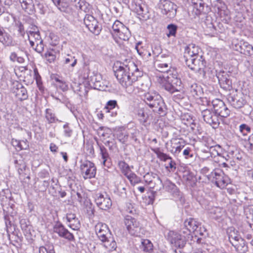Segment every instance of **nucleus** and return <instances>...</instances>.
Returning a JSON list of instances; mask_svg holds the SVG:
<instances>
[{
    "label": "nucleus",
    "instance_id": "39",
    "mask_svg": "<svg viewBox=\"0 0 253 253\" xmlns=\"http://www.w3.org/2000/svg\"><path fill=\"white\" fill-rule=\"evenodd\" d=\"M223 213V210L219 207L213 208L210 211L211 216L216 220L219 219L222 216Z\"/></svg>",
    "mask_w": 253,
    "mask_h": 253
},
{
    "label": "nucleus",
    "instance_id": "45",
    "mask_svg": "<svg viewBox=\"0 0 253 253\" xmlns=\"http://www.w3.org/2000/svg\"><path fill=\"white\" fill-rule=\"evenodd\" d=\"M100 154L103 159V164L105 166L106 163L107 162V160L109 158V156L107 149L103 145L99 146Z\"/></svg>",
    "mask_w": 253,
    "mask_h": 253
},
{
    "label": "nucleus",
    "instance_id": "33",
    "mask_svg": "<svg viewBox=\"0 0 253 253\" xmlns=\"http://www.w3.org/2000/svg\"><path fill=\"white\" fill-rule=\"evenodd\" d=\"M198 47L193 45L187 46L185 49L184 54L188 55V57H192L195 58L197 56H200L198 54Z\"/></svg>",
    "mask_w": 253,
    "mask_h": 253
},
{
    "label": "nucleus",
    "instance_id": "5",
    "mask_svg": "<svg viewBox=\"0 0 253 253\" xmlns=\"http://www.w3.org/2000/svg\"><path fill=\"white\" fill-rule=\"evenodd\" d=\"M227 100L230 105L236 109H240L247 105V97L237 90L232 91L227 95Z\"/></svg>",
    "mask_w": 253,
    "mask_h": 253
},
{
    "label": "nucleus",
    "instance_id": "17",
    "mask_svg": "<svg viewBox=\"0 0 253 253\" xmlns=\"http://www.w3.org/2000/svg\"><path fill=\"white\" fill-rule=\"evenodd\" d=\"M169 236L171 244L179 248H182L185 246L187 238L185 235L172 231L169 232Z\"/></svg>",
    "mask_w": 253,
    "mask_h": 253
},
{
    "label": "nucleus",
    "instance_id": "40",
    "mask_svg": "<svg viewBox=\"0 0 253 253\" xmlns=\"http://www.w3.org/2000/svg\"><path fill=\"white\" fill-rule=\"evenodd\" d=\"M125 27L122 22L119 20H116L112 25V31L111 32L112 37H115L117 32H119L122 28Z\"/></svg>",
    "mask_w": 253,
    "mask_h": 253
},
{
    "label": "nucleus",
    "instance_id": "58",
    "mask_svg": "<svg viewBox=\"0 0 253 253\" xmlns=\"http://www.w3.org/2000/svg\"><path fill=\"white\" fill-rule=\"evenodd\" d=\"M54 4L58 7L61 11H64L65 8L66 7V3H64L61 1V0H51Z\"/></svg>",
    "mask_w": 253,
    "mask_h": 253
},
{
    "label": "nucleus",
    "instance_id": "54",
    "mask_svg": "<svg viewBox=\"0 0 253 253\" xmlns=\"http://www.w3.org/2000/svg\"><path fill=\"white\" fill-rule=\"evenodd\" d=\"M39 253H55V252L53 246L49 247L48 249L44 246H41L39 248Z\"/></svg>",
    "mask_w": 253,
    "mask_h": 253
},
{
    "label": "nucleus",
    "instance_id": "32",
    "mask_svg": "<svg viewBox=\"0 0 253 253\" xmlns=\"http://www.w3.org/2000/svg\"><path fill=\"white\" fill-rule=\"evenodd\" d=\"M45 118L48 124L55 123L56 122H61L55 116L53 111L50 109H46L45 111Z\"/></svg>",
    "mask_w": 253,
    "mask_h": 253
},
{
    "label": "nucleus",
    "instance_id": "29",
    "mask_svg": "<svg viewBox=\"0 0 253 253\" xmlns=\"http://www.w3.org/2000/svg\"><path fill=\"white\" fill-rule=\"evenodd\" d=\"M14 92L16 94V96L21 101L26 100L28 97L27 89L21 84H18Z\"/></svg>",
    "mask_w": 253,
    "mask_h": 253
},
{
    "label": "nucleus",
    "instance_id": "36",
    "mask_svg": "<svg viewBox=\"0 0 253 253\" xmlns=\"http://www.w3.org/2000/svg\"><path fill=\"white\" fill-rule=\"evenodd\" d=\"M137 117L140 123L144 126H146V124L149 118V115L143 109H140L138 110Z\"/></svg>",
    "mask_w": 253,
    "mask_h": 253
},
{
    "label": "nucleus",
    "instance_id": "24",
    "mask_svg": "<svg viewBox=\"0 0 253 253\" xmlns=\"http://www.w3.org/2000/svg\"><path fill=\"white\" fill-rule=\"evenodd\" d=\"M0 42L5 46L13 45L12 37L4 29L0 31Z\"/></svg>",
    "mask_w": 253,
    "mask_h": 253
},
{
    "label": "nucleus",
    "instance_id": "8",
    "mask_svg": "<svg viewBox=\"0 0 253 253\" xmlns=\"http://www.w3.org/2000/svg\"><path fill=\"white\" fill-rule=\"evenodd\" d=\"M208 178L220 188H224L229 183L228 177L221 170H215L212 172Z\"/></svg>",
    "mask_w": 253,
    "mask_h": 253
},
{
    "label": "nucleus",
    "instance_id": "63",
    "mask_svg": "<svg viewBox=\"0 0 253 253\" xmlns=\"http://www.w3.org/2000/svg\"><path fill=\"white\" fill-rule=\"evenodd\" d=\"M192 152L191 149L189 147H187L183 152V155L185 156V158H191L193 157V154L191 153Z\"/></svg>",
    "mask_w": 253,
    "mask_h": 253
},
{
    "label": "nucleus",
    "instance_id": "52",
    "mask_svg": "<svg viewBox=\"0 0 253 253\" xmlns=\"http://www.w3.org/2000/svg\"><path fill=\"white\" fill-rule=\"evenodd\" d=\"M19 162H20L21 164H20V167H18L17 169L19 174L20 175H22L24 174L26 175V173H25L27 169L26 163L23 160H21Z\"/></svg>",
    "mask_w": 253,
    "mask_h": 253
},
{
    "label": "nucleus",
    "instance_id": "11",
    "mask_svg": "<svg viewBox=\"0 0 253 253\" xmlns=\"http://www.w3.org/2000/svg\"><path fill=\"white\" fill-rule=\"evenodd\" d=\"M202 115L204 120L212 126L213 128H216L218 126L221 120L219 116L210 109H205L202 111Z\"/></svg>",
    "mask_w": 253,
    "mask_h": 253
},
{
    "label": "nucleus",
    "instance_id": "47",
    "mask_svg": "<svg viewBox=\"0 0 253 253\" xmlns=\"http://www.w3.org/2000/svg\"><path fill=\"white\" fill-rule=\"evenodd\" d=\"M167 29L169 32L167 33V36L168 37L175 36L177 30V26L176 25L173 24H169L167 26Z\"/></svg>",
    "mask_w": 253,
    "mask_h": 253
},
{
    "label": "nucleus",
    "instance_id": "1",
    "mask_svg": "<svg viewBox=\"0 0 253 253\" xmlns=\"http://www.w3.org/2000/svg\"><path fill=\"white\" fill-rule=\"evenodd\" d=\"M172 66V57L168 56L166 63L157 62V70L161 72H167L168 75L161 79L160 83L162 87L172 94L180 92L182 88L181 81L178 77L177 72L170 69Z\"/></svg>",
    "mask_w": 253,
    "mask_h": 253
},
{
    "label": "nucleus",
    "instance_id": "55",
    "mask_svg": "<svg viewBox=\"0 0 253 253\" xmlns=\"http://www.w3.org/2000/svg\"><path fill=\"white\" fill-rule=\"evenodd\" d=\"M104 144L108 146L109 149L112 150L113 149L114 146L116 144L115 140L114 138V136H113L112 138H110L108 140L104 139Z\"/></svg>",
    "mask_w": 253,
    "mask_h": 253
},
{
    "label": "nucleus",
    "instance_id": "2",
    "mask_svg": "<svg viewBox=\"0 0 253 253\" xmlns=\"http://www.w3.org/2000/svg\"><path fill=\"white\" fill-rule=\"evenodd\" d=\"M115 76L122 84L126 89L131 86L133 83L138 81V78L141 77V73L138 69L135 64L129 61L127 64L123 63L114 71Z\"/></svg>",
    "mask_w": 253,
    "mask_h": 253
},
{
    "label": "nucleus",
    "instance_id": "35",
    "mask_svg": "<svg viewBox=\"0 0 253 253\" xmlns=\"http://www.w3.org/2000/svg\"><path fill=\"white\" fill-rule=\"evenodd\" d=\"M73 4L78 9L86 12L88 10V3L84 0H74Z\"/></svg>",
    "mask_w": 253,
    "mask_h": 253
},
{
    "label": "nucleus",
    "instance_id": "61",
    "mask_svg": "<svg viewBox=\"0 0 253 253\" xmlns=\"http://www.w3.org/2000/svg\"><path fill=\"white\" fill-rule=\"evenodd\" d=\"M34 78L35 79L38 85L39 86L40 84H42L41 77L40 75L38 69L36 68L34 69Z\"/></svg>",
    "mask_w": 253,
    "mask_h": 253
},
{
    "label": "nucleus",
    "instance_id": "62",
    "mask_svg": "<svg viewBox=\"0 0 253 253\" xmlns=\"http://www.w3.org/2000/svg\"><path fill=\"white\" fill-rule=\"evenodd\" d=\"M66 218L69 222L73 221L74 223L78 221V219L76 218V215L74 213H67L66 215ZM74 223H73L74 224Z\"/></svg>",
    "mask_w": 253,
    "mask_h": 253
},
{
    "label": "nucleus",
    "instance_id": "38",
    "mask_svg": "<svg viewBox=\"0 0 253 253\" xmlns=\"http://www.w3.org/2000/svg\"><path fill=\"white\" fill-rule=\"evenodd\" d=\"M205 5V3L203 0L197 3L196 5L193 6V13L195 15L198 16L202 13L204 12Z\"/></svg>",
    "mask_w": 253,
    "mask_h": 253
},
{
    "label": "nucleus",
    "instance_id": "6",
    "mask_svg": "<svg viewBox=\"0 0 253 253\" xmlns=\"http://www.w3.org/2000/svg\"><path fill=\"white\" fill-rule=\"evenodd\" d=\"M132 7L140 20L146 21L149 18L150 14L147 7L142 0H134Z\"/></svg>",
    "mask_w": 253,
    "mask_h": 253
},
{
    "label": "nucleus",
    "instance_id": "30",
    "mask_svg": "<svg viewBox=\"0 0 253 253\" xmlns=\"http://www.w3.org/2000/svg\"><path fill=\"white\" fill-rule=\"evenodd\" d=\"M232 245L238 253H246L248 251V246L244 239L240 240L238 243H232Z\"/></svg>",
    "mask_w": 253,
    "mask_h": 253
},
{
    "label": "nucleus",
    "instance_id": "56",
    "mask_svg": "<svg viewBox=\"0 0 253 253\" xmlns=\"http://www.w3.org/2000/svg\"><path fill=\"white\" fill-rule=\"evenodd\" d=\"M184 58H185L186 65L192 70V67H193L195 58L192 57H188V55L184 54Z\"/></svg>",
    "mask_w": 253,
    "mask_h": 253
},
{
    "label": "nucleus",
    "instance_id": "53",
    "mask_svg": "<svg viewBox=\"0 0 253 253\" xmlns=\"http://www.w3.org/2000/svg\"><path fill=\"white\" fill-rule=\"evenodd\" d=\"M35 47L34 46L33 48L38 53H42L44 50L43 41H40L39 42L35 43Z\"/></svg>",
    "mask_w": 253,
    "mask_h": 253
},
{
    "label": "nucleus",
    "instance_id": "50",
    "mask_svg": "<svg viewBox=\"0 0 253 253\" xmlns=\"http://www.w3.org/2000/svg\"><path fill=\"white\" fill-rule=\"evenodd\" d=\"M158 52L155 51L154 49L152 50L153 54L157 56L159 58L158 60L157 61V62H160V63H166V59L168 56H170L169 55H166V54H162L160 56H159V54L160 53V49H158Z\"/></svg>",
    "mask_w": 253,
    "mask_h": 253
},
{
    "label": "nucleus",
    "instance_id": "7",
    "mask_svg": "<svg viewBox=\"0 0 253 253\" xmlns=\"http://www.w3.org/2000/svg\"><path fill=\"white\" fill-rule=\"evenodd\" d=\"M81 163L80 168L83 177L85 179L95 177L96 173V168L94 164L88 160L81 161Z\"/></svg>",
    "mask_w": 253,
    "mask_h": 253
},
{
    "label": "nucleus",
    "instance_id": "59",
    "mask_svg": "<svg viewBox=\"0 0 253 253\" xmlns=\"http://www.w3.org/2000/svg\"><path fill=\"white\" fill-rule=\"evenodd\" d=\"M239 129L240 132L244 135H247L248 132H250L251 131V128L246 124H242L239 126Z\"/></svg>",
    "mask_w": 253,
    "mask_h": 253
},
{
    "label": "nucleus",
    "instance_id": "20",
    "mask_svg": "<svg viewBox=\"0 0 253 253\" xmlns=\"http://www.w3.org/2000/svg\"><path fill=\"white\" fill-rule=\"evenodd\" d=\"M217 78L221 87L226 90L232 88V82L228 79V75L226 73L219 72L217 75Z\"/></svg>",
    "mask_w": 253,
    "mask_h": 253
},
{
    "label": "nucleus",
    "instance_id": "9",
    "mask_svg": "<svg viewBox=\"0 0 253 253\" xmlns=\"http://www.w3.org/2000/svg\"><path fill=\"white\" fill-rule=\"evenodd\" d=\"M151 174L154 178L156 176L157 180L160 182V186L157 188V190H160L162 188H165L167 191L170 193L174 197H179L180 196V192L179 189L171 181L167 179L163 183L160 177L157 174L154 173Z\"/></svg>",
    "mask_w": 253,
    "mask_h": 253
},
{
    "label": "nucleus",
    "instance_id": "10",
    "mask_svg": "<svg viewBox=\"0 0 253 253\" xmlns=\"http://www.w3.org/2000/svg\"><path fill=\"white\" fill-rule=\"evenodd\" d=\"M211 104L214 111L221 120V118H226L230 115V110L222 100L215 99L212 101Z\"/></svg>",
    "mask_w": 253,
    "mask_h": 253
},
{
    "label": "nucleus",
    "instance_id": "49",
    "mask_svg": "<svg viewBox=\"0 0 253 253\" xmlns=\"http://www.w3.org/2000/svg\"><path fill=\"white\" fill-rule=\"evenodd\" d=\"M15 27L17 29L19 34L24 37L25 35V31L23 24L20 21H18L15 22Z\"/></svg>",
    "mask_w": 253,
    "mask_h": 253
},
{
    "label": "nucleus",
    "instance_id": "46",
    "mask_svg": "<svg viewBox=\"0 0 253 253\" xmlns=\"http://www.w3.org/2000/svg\"><path fill=\"white\" fill-rule=\"evenodd\" d=\"M64 63L67 65H70L71 67H73L77 64V59L74 56L68 55L64 60Z\"/></svg>",
    "mask_w": 253,
    "mask_h": 253
},
{
    "label": "nucleus",
    "instance_id": "41",
    "mask_svg": "<svg viewBox=\"0 0 253 253\" xmlns=\"http://www.w3.org/2000/svg\"><path fill=\"white\" fill-rule=\"evenodd\" d=\"M235 229L234 228H229L227 230V233L228 234V238L230 243H238L240 242V240L243 239L239 236L236 235L235 237H233L232 232L235 234Z\"/></svg>",
    "mask_w": 253,
    "mask_h": 253
},
{
    "label": "nucleus",
    "instance_id": "16",
    "mask_svg": "<svg viewBox=\"0 0 253 253\" xmlns=\"http://www.w3.org/2000/svg\"><path fill=\"white\" fill-rule=\"evenodd\" d=\"M206 61L201 55L195 57L193 67H192V70L198 73L200 75L203 77L206 76Z\"/></svg>",
    "mask_w": 253,
    "mask_h": 253
},
{
    "label": "nucleus",
    "instance_id": "27",
    "mask_svg": "<svg viewBox=\"0 0 253 253\" xmlns=\"http://www.w3.org/2000/svg\"><path fill=\"white\" fill-rule=\"evenodd\" d=\"M189 93L196 98H200L203 94V89L197 84L191 85L189 89Z\"/></svg>",
    "mask_w": 253,
    "mask_h": 253
},
{
    "label": "nucleus",
    "instance_id": "23",
    "mask_svg": "<svg viewBox=\"0 0 253 253\" xmlns=\"http://www.w3.org/2000/svg\"><path fill=\"white\" fill-rule=\"evenodd\" d=\"M171 144V149L170 151L175 155L178 154L184 146L182 140L176 138L172 139Z\"/></svg>",
    "mask_w": 253,
    "mask_h": 253
},
{
    "label": "nucleus",
    "instance_id": "34",
    "mask_svg": "<svg viewBox=\"0 0 253 253\" xmlns=\"http://www.w3.org/2000/svg\"><path fill=\"white\" fill-rule=\"evenodd\" d=\"M118 166L121 172L125 176L131 172L130 167L124 160L118 161Z\"/></svg>",
    "mask_w": 253,
    "mask_h": 253
},
{
    "label": "nucleus",
    "instance_id": "21",
    "mask_svg": "<svg viewBox=\"0 0 253 253\" xmlns=\"http://www.w3.org/2000/svg\"><path fill=\"white\" fill-rule=\"evenodd\" d=\"M95 202L97 206L103 210H107L112 206V201L110 198L107 196L104 197V195L101 194H99V195H96Z\"/></svg>",
    "mask_w": 253,
    "mask_h": 253
},
{
    "label": "nucleus",
    "instance_id": "42",
    "mask_svg": "<svg viewBox=\"0 0 253 253\" xmlns=\"http://www.w3.org/2000/svg\"><path fill=\"white\" fill-rule=\"evenodd\" d=\"M93 144L94 142L92 140H88L84 144V150L89 156H93L94 154Z\"/></svg>",
    "mask_w": 253,
    "mask_h": 253
},
{
    "label": "nucleus",
    "instance_id": "18",
    "mask_svg": "<svg viewBox=\"0 0 253 253\" xmlns=\"http://www.w3.org/2000/svg\"><path fill=\"white\" fill-rule=\"evenodd\" d=\"M151 150L156 154L157 157L162 161L166 162L168 160H170V161L169 164V166L166 167V169H168L169 167L171 169H173L174 171L176 169V163L175 162L172 160V158L169 156V155L164 153L161 151L160 148H151Z\"/></svg>",
    "mask_w": 253,
    "mask_h": 253
},
{
    "label": "nucleus",
    "instance_id": "28",
    "mask_svg": "<svg viewBox=\"0 0 253 253\" xmlns=\"http://www.w3.org/2000/svg\"><path fill=\"white\" fill-rule=\"evenodd\" d=\"M11 144L17 151L26 150L29 148V143L27 140L20 141L12 138L11 141Z\"/></svg>",
    "mask_w": 253,
    "mask_h": 253
},
{
    "label": "nucleus",
    "instance_id": "14",
    "mask_svg": "<svg viewBox=\"0 0 253 253\" xmlns=\"http://www.w3.org/2000/svg\"><path fill=\"white\" fill-rule=\"evenodd\" d=\"M124 223L130 234L137 235L138 232L141 229V225L138 221L131 216L127 215L125 218Z\"/></svg>",
    "mask_w": 253,
    "mask_h": 253
},
{
    "label": "nucleus",
    "instance_id": "22",
    "mask_svg": "<svg viewBox=\"0 0 253 253\" xmlns=\"http://www.w3.org/2000/svg\"><path fill=\"white\" fill-rule=\"evenodd\" d=\"M131 36V33L129 29L126 26L120 30L119 32H117L115 37H113L116 42H120V40L128 41Z\"/></svg>",
    "mask_w": 253,
    "mask_h": 253
},
{
    "label": "nucleus",
    "instance_id": "48",
    "mask_svg": "<svg viewBox=\"0 0 253 253\" xmlns=\"http://www.w3.org/2000/svg\"><path fill=\"white\" fill-rule=\"evenodd\" d=\"M101 78L100 75H95L93 77H91L90 79V84H93V87L94 88H97L98 87H100V82L99 79Z\"/></svg>",
    "mask_w": 253,
    "mask_h": 253
},
{
    "label": "nucleus",
    "instance_id": "13",
    "mask_svg": "<svg viewBox=\"0 0 253 253\" xmlns=\"http://www.w3.org/2000/svg\"><path fill=\"white\" fill-rule=\"evenodd\" d=\"M160 8L162 12L166 14L168 17L172 18L175 16L176 13V5L173 2L168 0H163L161 1Z\"/></svg>",
    "mask_w": 253,
    "mask_h": 253
},
{
    "label": "nucleus",
    "instance_id": "31",
    "mask_svg": "<svg viewBox=\"0 0 253 253\" xmlns=\"http://www.w3.org/2000/svg\"><path fill=\"white\" fill-rule=\"evenodd\" d=\"M186 229L189 230L191 232L196 231L199 226V222L193 218L187 219L184 223Z\"/></svg>",
    "mask_w": 253,
    "mask_h": 253
},
{
    "label": "nucleus",
    "instance_id": "57",
    "mask_svg": "<svg viewBox=\"0 0 253 253\" xmlns=\"http://www.w3.org/2000/svg\"><path fill=\"white\" fill-rule=\"evenodd\" d=\"M63 128H64V134L66 137H70L71 136L73 130L72 129L69 127V124L66 123L63 126Z\"/></svg>",
    "mask_w": 253,
    "mask_h": 253
},
{
    "label": "nucleus",
    "instance_id": "4",
    "mask_svg": "<svg viewBox=\"0 0 253 253\" xmlns=\"http://www.w3.org/2000/svg\"><path fill=\"white\" fill-rule=\"evenodd\" d=\"M95 230L98 239L103 243V247L108 252L116 250L117 247L116 242L106 224L99 223L96 225Z\"/></svg>",
    "mask_w": 253,
    "mask_h": 253
},
{
    "label": "nucleus",
    "instance_id": "3",
    "mask_svg": "<svg viewBox=\"0 0 253 253\" xmlns=\"http://www.w3.org/2000/svg\"><path fill=\"white\" fill-rule=\"evenodd\" d=\"M143 100L152 111L163 116L167 114V106L161 96L156 91H149L145 93Z\"/></svg>",
    "mask_w": 253,
    "mask_h": 253
},
{
    "label": "nucleus",
    "instance_id": "37",
    "mask_svg": "<svg viewBox=\"0 0 253 253\" xmlns=\"http://www.w3.org/2000/svg\"><path fill=\"white\" fill-rule=\"evenodd\" d=\"M153 244L150 240L148 239L142 240L140 248L144 252L150 253L153 251Z\"/></svg>",
    "mask_w": 253,
    "mask_h": 253
},
{
    "label": "nucleus",
    "instance_id": "43",
    "mask_svg": "<svg viewBox=\"0 0 253 253\" xmlns=\"http://www.w3.org/2000/svg\"><path fill=\"white\" fill-rule=\"evenodd\" d=\"M126 176L129 180L132 185H135L139 183L141 181L140 178L131 171L126 175Z\"/></svg>",
    "mask_w": 253,
    "mask_h": 253
},
{
    "label": "nucleus",
    "instance_id": "19",
    "mask_svg": "<svg viewBox=\"0 0 253 253\" xmlns=\"http://www.w3.org/2000/svg\"><path fill=\"white\" fill-rule=\"evenodd\" d=\"M236 50L246 56L253 57V46L246 42H240L235 45Z\"/></svg>",
    "mask_w": 253,
    "mask_h": 253
},
{
    "label": "nucleus",
    "instance_id": "60",
    "mask_svg": "<svg viewBox=\"0 0 253 253\" xmlns=\"http://www.w3.org/2000/svg\"><path fill=\"white\" fill-rule=\"evenodd\" d=\"M117 106V102L116 100H110L107 102L105 108L109 110H112Z\"/></svg>",
    "mask_w": 253,
    "mask_h": 253
},
{
    "label": "nucleus",
    "instance_id": "15",
    "mask_svg": "<svg viewBox=\"0 0 253 253\" xmlns=\"http://www.w3.org/2000/svg\"><path fill=\"white\" fill-rule=\"evenodd\" d=\"M53 231L57 233L60 237L64 238L69 241L75 240L73 234L65 228L64 226L60 221L56 222L54 225Z\"/></svg>",
    "mask_w": 253,
    "mask_h": 253
},
{
    "label": "nucleus",
    "instance_id": "64",
    "mask_svg": "<svg viewBox=\"0 0 253 253\" xmlns=\"http://www.w3.org/2000/svg\"><path fill=\"white\" fill-rule=\"evenodd\" d=\"M139 131L137 129H133L132 131L131 132V138L135 141H137V137L139 135Z\"/></svg>",
    "mask_w": 253,
    "mask_h": 253
},
{
    "label": "nucleus",
    "instance_id": "25",
    "mask_svg": "<svg viewBox=\"0 0 253 253\" xmlns=\"http://www.w3.org/2000/svg\"><path fill=\"white\" fill-rule=\"evenodd\" d=\"M22 8L29 14H32L35 11V5L33 0H19Z\"/></svg>",
    "mask_w": 253,
    "mask_h": 253
},
{
    "label": "nucleus",
    "instance_id": "12",
    "mask_svg": "<svg viewBox=\"0 0 253 253\" xmlns=\"http://www.w3.org/2000/svg\"><path fill=\"white\" fill-rule=\"evenodd\" d=\"M84 24L86 27L92 33L96 35L99 34L101 30V26L99 24L97 19L92 15L86 14L84 19Z\"/></svg>",
    "mask_w": 253,
    "mask_h": 253
},
{
    "label": "nucleus",
    "instance_id": "26",
    "mask_svg": "<svg viewBox=\"0 0 253 253\" xmlns=\"http://www.w3.org/2000/svg\"><path fill=\"white\" fill-rule=\"evenodd\" d=\"M27 34L30 45L32 48H34V46H35V43L39 42L40 41H42L39 31H27Z\"/></svg>",
    "mask_w": 253,
    "mask_h": 253
},
{
    "label": "nucleus",
    "instance_id": "44",
    "mask_svg": "<svg viewBox=\"0 0 253 253\" xmlns=\"http://www.w3.org/2000/svg\"><path fill=\"white\" fill-rule=\"evenodd\" d=\"M54 80L56 82V86L62 91H65L68 89V85L66 82L57 77H55Z\"/></svg>",
    "mask_w": 253,
    "mask_h": 253
},
{
    "label": "nucleus",
    "instance_id": "51",
    "mask_svg": "<svg viewBox=\"0 0 253 253\" xmlns=\"http://www.w3.org/2000/svg\"><path fill=\"white\" fill-rule=\"evenodd\" d=\"M45 57L49 62H54L56 59L55 52L53 50L47 51L45 53Z\"/></svg>",
    "mask_w": 253,
    "mask_h": 253
}]
</instances>
